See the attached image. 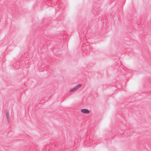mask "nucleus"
I'll use <instances>...</instances> for the list:
<instances>
[{"instance_id":"7ed1b4c3","label":"nucleus","mask_w":151,"mask_h":151,"mask_svg":"<svg viewBox=\"0 0 151 151\" xmlns=\"http://www.w3.org/2000/svg\"><path fill=\"white\" fill-rule=\"evenodd\" d=\"M6 117L7 118V121L8 122V123H9V117L8 112V111H6Z\"/></svg>"},{"instance_id":"20e7f679","label":"nucleus","mask_w":151,"mask_h":151,"mask_svg":"<svg viewBox=\"0 0 151 151\" xmlns=\"http://www.w3.org/2000/svg\"><path fill=\"white\" fill-rule=\"evenodd\" d=\"M89 48V47L88 46H87L86 47V48L87 49H88V48Z\"/></svg>"},{"instance_id":"f257e3e1","label":"nucleus","mask_w":151,"mask_h":151,"mask_svg":"<svg viewBox=\"0 0 151 151\" xmlns=\"http://www.w3.org/2000/svg\"><path fill=\"white\" fill-rule=\"evenodd\" d=\"M82 85L81 83H79L77 85L76 87L71 88L70 90V92H72L76 91Z\"/></svg>"},{"instance_id":"f03ea898","label":"nucleus","mask_w":151,"mask_h":151,"mask_svg":"<svg viewBox=\"0 0 151 151\" xmlns=\"http://www.w3.org/2000/svg\"><path fill=\"white\" fill-rule=\"evenodd\" d=\"M81 111L82 113L84 114H88L89 113V111L86 109H82Z\"/></svg>"}]
</instances>
